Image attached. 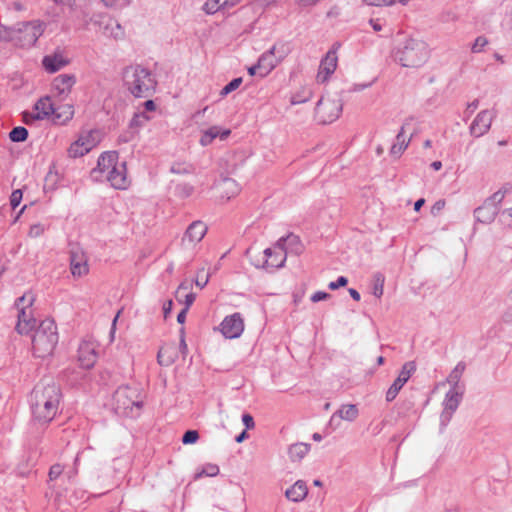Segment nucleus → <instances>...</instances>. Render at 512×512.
I'll use <instances>...</instances> for the list:
<instances>
[{
  "label": "nucleus",
  "mask_w": 512,
  "mask_h": 512,
  "mask_svg": "<svg viewBox=\"0 0 512 512\" xmlns=\"http://www.w3.org/2000/svg\"><path fill=\"white\" fill-rule=\"evenodd\" d=\"M61 398V389L52 379L41 381L34 387L30 397L31 430L36 425L45 427L55 418Z\"/></svg>",
  "instance_id": "nucleus-1"
},
{
  "label": "nucleus",
  "mask_w": 512,
  "mask_h": 512,
  "mask_svg": "<svg viewBox=\"0 0 512 512\" xmlns=\"http://www.w3.org/2000/svg\"><path fill=\"white\" fill-rule=\"evenodd\" d=\"M90 177L95 182L108 181L115 189L128 187L126 163L118 161L114 151L104 152L98 158L97 166L91 170Z\"/></svg>",
  "instance_id": "nucleus-2"
},
{
  "label": "nucleus",
  "mask_w": 512,
  "mask_h": 512,
  "mask_svg": "<svg viewBox=\"0 0 512 512\" xmlns=\"http://www.w3.org/2000/svg\"><path fill=\"white\" fill-rule=\"evenodd\" d=\"M429 57L428 44L416 37H406L393 50L395 62L406 68H419L428 61Z\"/></svg>",
  "instance_id": "nucleus-3"
},
{
  "label": "nucleus",
  "mask_w": 512,
  "mask_h": 512,
  "mask_svg": "<svg viewBox=\"0 0 512 512\" xmlns=\"http://www.w3.org/2000/svg\"><path fill=\"white\" fill-rule=\"evenodd\" d=\"M123 81L128 91L137 98L150 97L157 86L155 75L139 64L127 66L123 70Z\"/></svg>",
  "instance_id": "nucleus-4"
},
{
  "label": "nucleus",
  "mask_w": 512,
  "mask_h": 512,
  "mask_svg": "<svg viewBox=\"0 0 512 512\" xmlns=\"http://www.w3.org/2000/svg\"><path fill=\"white\" fill-rule=\"evenodd\" d=\"M142 407L143 400L136 387L120 386L113 394L112 408L120 416L138 417Z\"/></svg>",
  "instance_id": "nucleus-5"
},
{
  "label": "nucleus",
  "mask_w": 512,
  "mask_h": 512,
  "mask_svg": "<svg viewBox=\"0 0 512 512\" xmlns=\"http://www.w3.org/2000/svg\"><path fill=\"white\" fill-rule=\"evenodd\" d=\"M57 326L52 319L40 322L32 337V349L36 357L44 358L51 355L58 343Z\"/></svg>",
  "instance_id": "nucleus-6"
},
{
  "label": "nucleus",
  "mask_w": 512,
  "mask_h": 512,
  "mask_svg": "<svg viewBox=\"0 0 512 512\" xmlns=\"http://www.w3.org/2000/svg\"><path fill=\"white\" fill-rule=\"evenodd\" d=\"M11 39L20 47H32L44 32V24L40 21L18 23L11 27Z\"/></svg>",
  "instance_id": "nucleus-7"
},
{
  "label": "nucleus",
  "mask_w": 512,
  "mask_h": 512,
  "mask_svg": "<svg viewBox=\"0 0 512 512\" xmlns=\"http://www.w3.org/2000/svg\"><path fill=\"white\" fill-rule=\"evenodd\" d=\"M35 299L34 293L28 291L19 297L15 303L18 309L16 330L19 334H28L36 327V319L32 309Z\"/></svg>",
  "instance_id": "nucleus-8"
},
{
  "label": "nucleus",
  "mask_w": 512,
  "mask_h": 512,
  "mask_svg": "<svg viewBox=\"0 0 512 512\" xmlns=\"http://www.w3.org/2000/svg\"><path fill=\"white\" fill-rule=\"evenodd\" d=\"M315 112L321 123H331L340 116L342 104L340 100L321 98L316 105Z\"/></svg>",
  "instance_id": "nucleus-9"
},
{
  "label": "nucleus",
  "mask_w": 512,
  "mask_h": 512,
  "mask_svg": "<svg viewBox=\"0 0 512 512\" xmlns=\"http://www.w3.org/2000/svg\"><path fill=\"white\" fill-rule=\"evenodd\" d=\"M285 240L279 239L273 248H266L263 251V267L266 269L281 268L284 266L287 257Z\"/></svg>",
  "instance_id": "nucleus-10"
},
{
  "label": "nucleus",
  "mask_w": 512,
  "mask_h": 512,
  "mask_svg": "<svg viewBox=\"0 0 512 512\" xmlns=\"http://www.w3.org/2000/svg\"><path fill=\"white\" fill-rule=\"evenodd\" d=\"M341 47L339 42L333 43L331 49L326 53V56L321 60L317 79L320 82H325L337 68V50Z\"/></svg>",
  "instance_id": "nucleus-11"
},
{
  "label": "nucleus",
  "mask_w": 512,
  "mask_h": 512,
  "mask_svg": "<svg viewBox=\"0 0 512 512\" xmlns=\"http://www.w3.org/2000/svg\"><path fill=\"white\" fill-rule=\"evenodd\" d=\"M220 330L225 338L235 339L241 336L244 330V320L240 313L226 316L220 324Z\"/></svg>",
  "instance_id": "nucleus-12"
},
{
  "label": "nucleus",
  "mask_w": 512,
  "mask_h": 512,
  "mask_svg": "<svg viewBox=\"0 0 512 512\" xmlns=\"http://www.w3.org/2000/svg\"><path fill=\"white\" fill-rule=\"evenodd\" d=\"M494 116L492 110H482L479 112L470 125L471 135L481 137L486 134L491 127Z\"/></svg>",
  "instance_id": "nucleus-13"
},
{
  "label": "nucleus",
  "mask_w": 512,
  "mask_h": 512,
  "mask_svg": "<svg viewBox=\"0 0 512 512\" xmlns=\"http://www.w3.org/2000/svg\"><path fill=\"white\" fill-rule=\"evenodd\" d=\"M95 146V140L91 134H82L70 145L68 155L71 158H77L88 153Z\"/></svg>",
  "instance_id": "nucleus-14"
},
{
  "label": "nucleus",
  "mask_w": 512,
  "mask_h": 512,
  "mask_svg": "<svg viewBox=\"0 0 512 512\" xmlns=\"http://www.w3.org/2000/svg\"><path fill=\"white\" fill-rule=\"evenodd\" d=\"M415 119L413 117H408L404 120L400 131L396 136V142L392 145L390 149L391 155L395 157H399L404 150L408 147L410 142V138L406 139L405 132L410 128V126L414 123Z\"/></svg>",
  "instance_id": "nucleus-15"
},
{
  "label": "nucleus",
  "mask_w": 512,
  "mask_h": 512,
  "mask_svg": "<svg viewBox=\"0 0 512 512\" xmlns=\"http://www.w3.org/2000/svg\"><path fill=\"white\" fill-rule=\"evenodd\" d=\"M76 83L74 74H60L52 81V88L58 96L65 98L71 92Z\"/></svg>",
  "instance_id": "nucleus-16"
},
{
  "label": "nucleus",
  "mask_w": 512,
  "mask_h": 512,
  "mask_svg": "<svg viewBox=\"0 0 512 512\" xmlns=\"http://www.w3.org/2000/svg\"><path fill=\"white\" fill-rule=\"evenodd\" d=\"M359 415V410L354 404L342 405L330 418L329 425L335 428L339 426V420L352 422Z\"/></svg>",
  "instance_id": "nucleus-17"
},
{
  "label": "nucleus",
  "mask_w": 512,
  "mask_h": 512,
  "mask_svg": "<svg viewBox=\"0 0 512 512\" xmlns=\"http://www.w3.org/2000/svg\"><path fill=\"white\" fill-rule=\"evenodd\" d=\"M97 360V353L92 343L83 342L78 349V361L83 368L89 369L94 366Z\"/></svg>",
  "instance_id": "nucleus-18"
},
{
  "label": "nucleus",
  "mask_w": 512,
  "mask_h": 512,
  "mask_svg": "<svg viewBox=\"0 0 512 512\" xmlns=\"http://www.w3.org/2000/svg\"><path fill=\"white\" fill-rule=\"evenodd\" d=\"M68 63L69 61L60 51L45 55L42 59V66L48 73H55L65 67Z\"/></svg>",
  "instance_id": "nucleus-19"
},
{
  "label": "nucleus",
  "mask_w": 512,
  "mask_h": 512,
  "mask_svg": "<svg viewBox=\"0 0 512 512\" xmlns=\"http://www.w3.org/2000/svg\"><path fill=\"white\" fill-rule=\"evenodd\" d=\"M206 232L207 226L202 221H194L188 226L182 241L190 244L198 243L203 239Z\"/></svg>",
  "instance_id": "nucleus-20"
},
{
  "label": "nucleus",
  "mask_w": 512,
  "mask_h": 512,
  "mask_svg": "<svg viewBox=\"0 0 512 512\" xmlns=\"http://www.w3.org/2000/svg\"><path fill=\"white\" fill-rule=\"evenodd\" d=\"M178 358V348L175 343H168L160 347L157 362L160 366L169 367Z\"/></svg>",
  "instance_id": "nucleus-21"
},
{
  "label": "nucleus",
  "mask_w": 512,
  "mask_h": 512,
  "mask_svg": "<svg viewBox=\"0 0 512 512\" xmlns=\"http://www.w3.org/2000/svg\"><path fill=\"white\" fill-rule=\"evenodd\" d=\"M498 212L499 208L496 205H492L491 202L485 201L482 206L475 209L474 215L477 221L489 224L494 221Z\"/></svg>",
  "instance_id": "nucleus-22"
},
{
  "label": "nucleus",
  "mask_w": 512,
  "mask_h": 512,
  "mask_svg": "<svg viewBox=\"0 0 512 512\" xmlns=\"http://www.w3.org/2000/svg\"><path fill=\"white\" fill-rule=\"evenodd\" d=\"M260 67V77L267 76L278 64L275 55V48H270L267 52L263 53L258 59Z\"/></svg>",
  "instance_id": "nucleus-23"
},
{
  "label": "nucleus",
  "mask_w": 512,
  "mask_h": 512,
  "mask_svg": "<svg viewBox=\"0 0 512 512\" xmlns=\"http://www.w3.org/2000/svg\"><path fill=\"white\" fill-rule=\"evenodd\" d=\"M192 283L185 280L176 290L175 297L179 303L184 304V307L190 308L196 299V294L191 291Z\"/></svg>",
  "instance_id": "nucleus-24"
},
{
  "label": "nucleus",
  "mask_w": 512,
  "mask_h": 512,
  "mask_svg": "<svg viewBox=\"0 0 512 512\" xmlns=\"http://www.w3.org/2000/svg\"><path fill=\"white\" fill-rule=\"evenodd\" d=\"M34 110L39 114L41 120L51 119L55 112V105L52 103L50 96L41 97L35 104Z\"/></svg>",
  "instance_id": "nucleus-25"
},
{
  "label": "nucleus",
  "mask_w": 512,
  "mask_h": 512,
  "mask_svg": "<svg viewBox=\"0 0 512 512\" xmlns=\"http://www.w3.org/2000/svg\"><path fill=\"white\" fill-rule=\"evenodd\" d=\"M464 394V389L450 388L445 395L443 408L455 412L459 407Z\"/></svg>",
  "instance_id": "nucleus-26"
},
{
  "label": "nucleus",
  "mask_w": 512,
  "mask_h": 512,
  "mask_svg": "<svg viewBox=\"0 0 512 512\" xmlns=\"http://www.w3.org/2000/svg\"><path fill=\"white\" fill-rule=\"evenodd\" d=\"M308 493L307 485L304 481H296L290 488L285 491L287 499L293 502L302 501Z\"/></svg>",
  "instance_id": "nucleus-27"
},
{
  "label": "nucleus",
  "mask_w": 512,
  "mask_h": 512,
  "mask_svg": "<svg viewBox=\"0 0 512 512\" xmlns=\"http://www.w3.org/2000/svg\"><path fill=\"white\" fill-rule=\"evenodd\" d=\"M74 116V107L70 104H64L55 107V112L52 117V121L55 124H66Z\"/></svg>",
  "instance_id": "nucleus-28"
},
{
  "label": "nucleus",
  "mask_w": 512,
  "mask_h": 512,
  "mask_svg": "<svg viewBox=\"0 0 512 512\" xmlns=\"http://www.w3.org/2000/svg\"><path fill=\"white\" fill-rule=\"evenodd\" d=\"M103 34L114 39H122L125 32L117 20L109 18L103 26Z\"/></svg>",
  "instance_id": "nucleus-29"
},
{
  "label": "nucleus",
  "mask_w": 512,
  "mask_h": 512,
  "mask_svg": "<svg viewBox=\"0 0 512 512\" xmlns=\"http://www.w3.org/2000/svg\"><path fill=\"white\" fill-rule=\"evenodd\" d=\"M466 369V363L460 361L453 368V370L448 375L446 381L450 385V388L456 389H464V386L460 384L461 377Z\"/></svg>",
  "instance_id": "nucleus-30"
},
{
  "label": "nucleus",
  "mask_w": 512,
  "mask_h": 512,
  "mask_svg": "<svg viewBox=\"0 0 512 512\" xmlns=\"http://www.w3.org/2000/svg\"><path fill=\"white\" fill-rule=\"evenodd\" d=\"M230 134V130H223L220 131V128L218 126H212L206 131H204L203 135L200 138V144L202 146H208L210 145L213 140L220 136L221 139H226Z\"/></svg>",
  "instance_id": "nucleus-31"
},
{
  "label": "nucleus",
  "mask_w": 512,
  "mask_h": 512,
  "mask_svg": "<svg viewBox=\"0 0 512 512\" xmlns=\"http://www.w3.org/2000/svg\"><path fill=\"white\" fill-rule=\"evenodd\" d=\"M219 187L221 189L222 197H225L226 199H230L240 191L239 185L231 178L223 179Z\"/></svg>",
  "instance_id": "nucleus-32"
},
{
  "label": "nucleus",
  "mask_w": 512,
  "mask_h": 512,
  "mask_svg": "<svg viewBox=\"0 0 512 512\" xmlns=\"http://www.w3.org/2000/svg\"><path fill=\"white\" fill-rule=\"evenodd\" d=\"M310 450V445L306 443H296L289 447L288 454L291 461H300Z\"/></svg>",
  "instance_id": "nucleus-33"
},
{
  "label": "nucleus",
  "mask_w": 512,
  "mask_h": 512,
  "mask_svg": "<svg viewBox=\"0 0 512 512\" xmlns=\"http://www.w3.org/2000/svg\"><path fill=\"white\" fill-rule=\"evenodd\" d=\"M88 265L82 257H78L77 255H72L71 257V273L73 276L81 277L88 273Z\"/></svg>",
  "instance_id": "nucleus-34"
},
{
  "label": "nucleus",
  "mask_w": 512,
  "mask_h": 512,
  "mask_svg": "<svg viewBox=\"0 0 512 512\" xmlns=\"http://www.w3.org/2000/svg\"><path fill=\"white\" fill-rule=\"evenodd\" d=\"M227 3L228 0H207L203 9L207 14H214L221 8H228Z\"/></svg>",
  "instance_id": "nucleus-35"
},
{
  "label": "nucleus",
  "mask_w": 512,
  "mask_h": 512,
  "mask_svg": "<svg viewBox=\"0 0 512 512\" xmlns=\"http://www.w3.org/2000/svg\"><path fill=\"white\" fill-rule=\"evenodd\" d=\"M404 385V381H401L398 378H396L386 392V401L392 402L397 397L399 391L402 389Z\"/></svg>",
  "instance_id": "nucleus-36"
},
{
  "label": "nucleus",
  "mask_w": 512,
  "mask_h": 512,
  "mask_svg": "<svg viewBox=\"0 0 512 512\" xmlns=\"http://www.w3.org/2000/svg\"><path fill=\"white\" fill-rule=\"evenodd\" d=\"M416 370V365L414 362L410 361V362H406L403 366H402V369L398 375V379L401 380V381H404V383L406 384L407 381L410 379V377L412 376V374L415 372Z\"/></svg>",
  "instance_id": "nucleus-37"
},
{
  "label": "nucleus",
  "mask_w": 512,
  "mask_h": 512,
  "mask_svg": "<svg viewBox=\"0 0 512 512\" xmlns=\"http://www.w3.org/2000/svg\"><path fill=\"white\" fill-rule=\"evenodd\" d=\"M9 138L12 142H23L28 138V131L22 126L15 127L9 133Z\"/></svg>",
  "instance_id": "nucleus-38"
},
{
  "label": "nucleus",
  "mask_w": 512,
  "mask_h": 512,
  "mask_svg": "<svg viewBox=\"0 0 512 512\" xmlns=\"http://www.w3.org/2000/svg\"><path fill=\"white\" fill-rule=\"evenodd\" d=\"M271 48H275V55L276 59L280 63L290 52V49L288 47V44L286 43H280L275 44Z\"/></svg>",
  "instance_id": "nucleus-39"
},
{
  "label": "nucleus",
  "mask_w": 512,
  "mask_h": 512,
  "mask_svg": "<svg viewBox=\"0 0 512 512\" xmlns=\"http://www.w3.org/2000/svg\"><path fill=\"white\" fill-rule=\"evenodd\" d=\"M150 120L149 116L145 112H139L134 115L130 121L131 127H142L146 122Z\"/></svg>",
  "instance_id": "nucleus-40"
},
{
  "label": "nucleus",
  "mask_w": 512,
  "mask_h": 512,
  "mask_svg": "<svg viewBox=\"0 0 512 512\" xmlns=\"http://www.w3.org/2000/svg\"><path fill=\"white\" fill-rule=\"evenodd\" d=\"M219 474V467L215 464H207L201 472L196 474V478H200L202 476L213 477Z\"/></svg>",
  "instance_id": "nucleus-41"
},
{
  "label": "nucleus",
  "mask_w": 512,
  "mask_h": 512,
  "mask_svg": "<svg viewBox=\"0 0 512 512\" xmlns=\"http://www.w3.org/2000/svg\"><path fill=\"white\" fill-rule=\"evenodd\" d=\"M384 277L381 274L375 275V283L373 287V294L380 298L383 295Z\"/></svg>",
  "instance_id": "nucleus-42"
},
{
  "label": "nucleus",
  "mask_w": 512,
  "mask_h": 512,
  "mask_svg": "<svg viewBox=\"0 0 512 512\" xmlns=\"http://www.w3.org/2000/svg\"><path fill=\"white\" fill-rule=\"evenodd\" d=\"M241 83H242V78L233 79L232 81H230L227 85H225L223 87V89L221 90V95L222 96L228 95L229 93L236 90L241 85Z\"/></svg>",
  "instance_id": "nucleus-43"
},
{
  "label": "nucleus",
  "mask_w": 512,
  "mask_h": 512,
  "mask_svg": "<svg viewBox=\"0 0 512 512\" xmlns=\"http://www.w3.org/2000/svg\"><path fill=\"white\" fill-rule=\"evenodd\" d=\"M500 223L508 228H512V208L505 209L501 212Z\"/></svg>",
  "instance_id": "nucleus-44"
},
{
  "label": "nucleus",
  "mask_w": 512,
  "mask_h": 512,
  "mask_svg": "<svg viewBox=\"0 0 512 512\" xmlns=\"http://www.w3.org/2000/svg\"><path fill=\"white\" fill-rule=\"evenodd\" d=\"M199 438V434L196 430H188L184 433L182 437L183 444H193L195 443Z\"/></svg>",
  "instance_id": "nucleus-45"
},
{
  "label": "nucleus",
  "mask_w": 512,
  "mask_h": 512,
  "mask_svg": "<svg viewBox=\"0 0 512 512\" xmlns=\"http://www.w3.org/2000/svg\"><path fill=\"white\" fill-rule=\"evenodd\" d=\"M22 118H23V122L27 125H32L34 124L36 121L38 120H41L39 118V114L36 113V111H24L22 113Z\"/></svg>",
  "instance_id": "nucleus-46"
},
{
  "label": "nucleus",
  "mask_w": 512,
  "mask_h": 512,
  "mask_svg": "<svg viewBox=\"0 0 512 512\" xmlns=\"http://www.w3.org/2000/svg\"><path fill=\"white\" fill-rule=\"evenodd\" d=\"M488 44V41L485 37L479 36L475 39L471 50L473 53H479L483 50V48Z\"/></svg>",
  "instance_id": "nucleus-47"
},
{
  "label": "nucleus",
  "mask_w": 512,
  "mask_h": 512,
  "mask_svg": "<svg viewBox=\"0 0 512 512\" xmlns=\"http://www.w3.org/2000/svg\"><path fill=\"white\" fill-rule=\"evenodd\" d=\"M106 7L123 8L130 4L129 0H101Z\"/></svg>",
  "instance_id": "nucleus-48"
},
{
  "label": "nucleus",
  "mask_w": 512,
  "mask_h": 512,
  "mask_svg": "<svg viewBox=\"0 0 512 512\" xmlns=\"http://www.w3.org/2000/svg\"><path fill=\"white\" fill-rule=\"evenodd\" d=\"M45 231V226L41 223H36L30 226L28 235L32 238L41 236Z\"/></svg>",
  "instance_id": "nucleus-49"
},
{
  "label": "nucleus",
  "mask_w": 512,
  "mask_h": 512,
  "mask_svg": "<svg viewBox=\"0 0 512 512\" xmlns=\"http://www.w3.org/2000/svg\"><path fill=\"white\" fill-rule=\"evenodd\" d=\"M454 412L448 409L443 408V411L440 415V426L441 430L445 429L450 420L452 419Z\"/></svg>",
  "instance_id": "nucleus-50"
},
{
  "label": "nucleus",
  "mask_w": 512,
  "mask_h": 512,
  "mask_svg": "<svg viewBox=\"0 0 512 512\" xmlns=\"http://www.w3.org/2000/svg\"><path fill=\"white\" fill-rule=\"evenodd\" d=\"M64 471V468L61 464H54L51 466L49 470V480L54 481L56 480Z\"/></svg>",
  "instance_id": "nucleus-51"
},
{
  "label": "nucleus",
  "mask_w": 512,
  "mask_h": 512,
  "mask_svg": "<svg viewBox=\"0 0 512 512\" xmlns=\"http://www.w3.org/2000/svg\"><path fill=\"white\" fill-rule=\"evenodd\" d=\"M23 197L22 190L16 189L11 193L10 196V205L13 209H15L21 202Z\"/></svg>",
  "instance_id": "nucleus-52"
},
{
  "label": "nucleus",
  "mask_w": 512,
  "mask_h": 512,
  "mask_svg": "<svg viewBox=\"0 0 512 512\" xmlns=\"http://www.w3.org/2000/svg\"><path fill=\"white\" fill-rule=\"evenodd\" d=\"M280 239H286L285 240V248L287 249V245H297L298 248L295 250L297 253L300 252L301 246L299 243V238L296 235L289 234L286 237H281Z\"/></svg>",
  "instance_id": "nucleus-53"
},
{
  "label": "nucleus",
  "mask_w": 512,
  "mask_h": 512,
  "mask_svg": "<svg viewBox=\"0 0 512 512\" xmlns=\"http://www.w3.org/2000/svg\"><path fill=\"white\" fill-rule=\"evenodd\" d=\"M347 283H348V279L346 277H344V276H340V277H338V279L336 281L330 282L328 284V287L331 290H336V289H338L340 287L346 286Z\"/></svg>",
  "instance_id": "nucleus-54"
},
{
  "label": "nucleus",
  "mask_w": 512,
  "mask_h": 512,
  "mask_svg": "<svg viewBox=\"0 0 512 512\" xmlns=\"http://www.w3.org/2000/svg\"><path fill=\"white\" fill-rule=\"evenodd\" d=\"M504 199V192L497 191L495 192L491 197H489L486 202H491L492 205H496L498 207V204L502 202Z\"/></svg>",
  "instance_id": "nucleus-55"
},
{
  "label": "nucleus",
  "mask_w": 512,
  "mask_h": 512,
  "mask_svg": "<svg viewBox=\"0 0 512 512\" xmlns=\"http://www.w3.org/2000/svg\"><path fill=\"white\" fill-rule=\"evenodd\" d=\"M445 207V200L440 199L434 203V205L431 208V214L436 216L438 215L443 208Z\"/></svg>",
  "instance_id": "nucleus-56"
},
{
  "label": "nucleus",
  "mask_w": 512,
  "mask_h": 512,
  "mask_svg": "<svg viewBox=\"0 0 512 512\" xmlns=\"http://www.w3.org/2000/svg\"><path fill=\"white\" fill-rule=\"evenodd\" d=\"M11 27H7L4 25H0V41H9L12 36H10Z\"/></svg>",
  "instance_id": "nucleus-57"
},
{
  "label": "nucleus",
  "mask_w": 512,
  "mask_h": 512,
  "mask_svg": "<svg viewBox=\"0 0 512 512\" xmlns=\"http://www.w3.org/2000/svg\"><path fill=\"white\" fill-rule=\"evenodd\" d=\"M330 297L329 293H326L324 291H317L311 296V301L316 303L322 300H326Z\"/></svg>",
  "instance_id": "nucleus-58"
},
{
  "label": "nucleus",
  "mask_w": 512,
  "mask_h": 512,
  "mask_svg": "<svg viewBox=\"0 0 512 512\" xmlns=\"http://www.w3.org/2000/svg\"><path fill=\"white\" fill-rule=\"evenodd\" d=\"M203 271H204V269H202L201 271H199V272L197 273V277H196V279H195V284H196V286H198L200 289H203V288L207 285V283H208V281H209V275H206V276H205V278L200 277V273H202Z\"/></svg>",
  "instance_id": "nucleus-59"
},
{
  "label": "nucleus",
  "mask_w": 512,
  "mask_h": 512,
  "mask_svg": "<svg viewBox=\"0 0 512 512\" xmlns=\"http://www.w3.org/2000/svg\"><path fill=\"white\" fill-rule=\"evenodd\" d=\"M242 422L245 425L246 429H252L255 426L253 417L248 413L242 415Z\"/></svg>",
  "instance_id": "nucleus-60"
},
{
  "label": "nucleus",
  "mask_w": 512,
  "mask_h": 512,
  "mask_svg": "<svg viewBox=\"0 0 512 512\" xmlns=\"http://www.w3.org/2000/svg\"><path fill=\"white\" fill-rule=\"evenodd\" d=\"M178 191L181 196L188 197L192 194L193 187L190 185L184 184V185L178 186Z\"/></svg>",
  "instance_id": "nucleus-61"
},
{
  "label": "nucleus",
  "mask_w": 512,
  "mask_h": 512,
  "mask_svg": "<svg viewBox=\"0 0 512 512\" xmlns=\"http://www.w3.org/2000/svg\"><path fill=\"white\" fill-rule=\"evenodd\" d=\"M367 5L371 6H389L391 5V0H364Z\"/></svg>",
  "instance_id": "nucleus-62"
},
{
  "label": "nucleus",
  "mask_w": 512,
  "mask_h": 512,
  "mask_svg": "<svg viewBox=\"0 0 512 512\" xmlns=\"http://www.w3.org/2000/svg\"><path fill=\"white\" fill-rule=\"evenodd\" d=\"M189 308L187 307H184L177 315V321L178 323L180 324H183L186 320V315H187V312H188Z\"/></svg>",
  "instance_id": "nucleus-63"
},
{
  "label": "nucleus",
  "mask_w": 512,
  "mask_h": 512,
  "mask_svg": "<svg viewBox=\"0 0 512 512\" xmlns=\"http://www.w3.org/2000/svg\"><path fill=\"white\" fill-rule=\"evenodd\" d=\"M502 320H503V322H505V323H509V324H510V323H512V307L508 308V309L504 312V314H503V316H502Z\"/></svg>",
  "instance_id": "nucleus-64"
}]
</instances>
